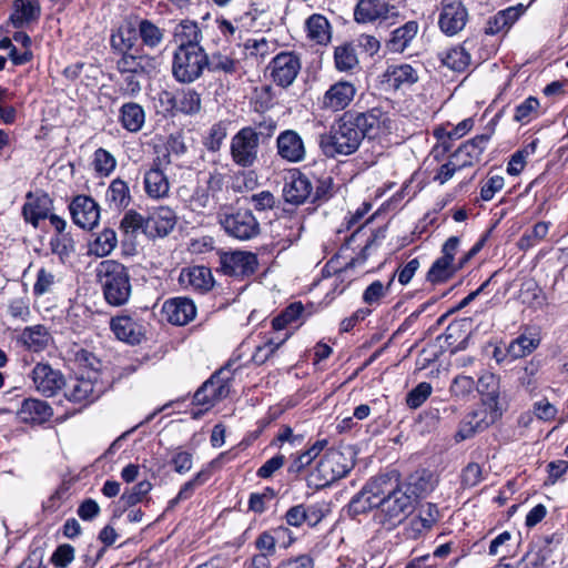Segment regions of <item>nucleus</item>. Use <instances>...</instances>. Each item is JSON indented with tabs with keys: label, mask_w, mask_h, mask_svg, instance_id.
I'll list each match as a JSON object with an SVG mask.
<instances>
[{
	"label": "nucleus",
	"mask_w": 568,
	"mask_h": 568,
	"mask_svg": "<svg viewBox=\"0 0 568 568\" xmlns=\"http://www.w3.org/2000/svg\"><path fill=\"white\" fill-rule=\"evenodd\" d=\"M385 486L375 519L384 528L392 530L414 510L419 494L416 485L410 483L394 485L389 475H387Z\"/></svg>",
	"instance_id": "nucleus-1"
},
{
	"label": "nucleus",
	"mask_w": 568,
	"mask_h": 568,
	"mask_svg": "<svg viewBox=\"0 0 568 568\" xmlns=\"http://www.w3.org/2000/svg\"><path fill=\"white\" fill-rule=\"evenodd\" d=\"M362 132L352 120V113L346 112L328 134L321 135L320 146L326 156L353 154L363 141Z\"/></svg>",
	"instance_id": "nucleus-2"
},
{
	"label": "nucleus",
	"mask_w": 568,
	"mask_h": 568,
	"mask_svg": "<svg viewBox=\"0 0 568 568\" xmlns=\"http://www.w3.org/2000/svg\"><path fill=\"white\" fill-rule=\"evenodd\" d=\"M98 277L103 288L105 301L113 306L124 305L131 295V282L126 267L114 261L106 260L98 267Z\"/></svg>",
	"instance_id": "nucleus-3"
},
{
	"label": "nucleus",
	"mask_w": 568,
	"mask_h": 568,
	"mask_svg": "<svg viewBox=\"0 0 568 568\" xmlns=\"http://www.w3.org/2000/svg\"><path fill=\"white\" fill-rule=\"evenodd\" d=\"M224 175L216 169L209 172L207 178L191 191L186 186L179 190V196L192 212L203 214L215 204V196L222 190Z\"/></svg>",
	"instance_id": "nucleus-4"
},
{
	"label": "nucleus",
	"mask_w": 568,
	"mask_h": 568,
	"mask_svg": "<svg viewBox=\"0 0 568 568\" xmlns=\"http://www.w3.org/2000/svg\"><path fill=\"white\" fill-rule=\"evenodd\" d=\"M230 371L223 367L215 372L194 394L193 404L200 406L199 410H193V418L200 417L217 402L226 398L231 392Z\"/></svg>",
	"instance_id": "nucleus-5"
},
{
	"label": "nucleus",
	"mask_w": 568,
	"mask_h": 568,
	"mask_svg": "<svg viewBox=\"0 0 568 568\" xmlns=\"http://www.w3.org/2000/svg\"><path fill=\"white\" fill-rule=\"evenodd\" d=\"M207 62V54L203 48H176L172 61V74L181 83H191L197 80Z\"/></svg>",
	"instance_id": "nucleus-6"
},
{
	"label": "nucleus",
	"mask_w": 568,
	"mask_h": 568,
	"mask_svg": "<svg viewBox=\"0 0 568 568\" xmlns=\"http://www.w3.org/2000/svg\"><path fill=\"white\" fill-rule=\"evenodd\" d=\"M106 389V384L94 372L90 375L79 373L69 384L65 383L64 396L68 400L87 406L95 402Z\"/></svg>",
	"instance_id": "nucleus-7"
},
{
	"label": "nucleus",
	"mask_w": 568,
	"mask_h": 568,
	"mask_svg": "<svg viewBox=\"0 0 568 568\" xmlns=\"http://www.w3.org/2000/svg\"><path fill=\"white\" fill-rule=\"evenodd\" d=\"M258 149V133L251 126L241 129L231 140L232 160L241 168H251L257 162Z\"/></svg>",
	"instance_id": "nucleus-8"
},
{
	"label": "nucleus",
	"mask_w": 568,
	"mask_h": 568,
	"mask_svg": "<svg viewBox=\"0 0 568 568\" xmlns=\"http://www.w3.org/2000/svg\"><path fill=\"white\" fill-rule=\"evenodd\" d=\"M353 465L352 459L341 450L328 449L317 464L313 476L317 478V485L327 486L345 477Z\"/></svg>",
	"instance_id": "nucleus-9"
},
{
	"label": "nucleus",
	"mask_w": 568,
	"mask_h": 568,
	"mask_svg": "<svg viewBox=\"0 0 568 568\" xmlns=\"http://www.w3.org/2000/svg\"><path fill=\"white\" fill-rule=\"evenodd\" d=\"M386 480L387 475H381L368 480L348 503L347 514L355 518L373 510L374 508L379 510L383 488H386Z\"/></svg>",
	"instance_id": "nucleus-10"
},
{
	"label": "nucleus",
	"mask_w": 568,
	"mask_h": 568,
	"mask_svg": "<svg viewBox=\"0 0 568 568\" xmlns=\"http://www.w3.org/2000/svg\"><path fill=\"white\" fill-rule=\"evenodd\" d=\"M220 224L230 236L240 241L251 240L260 233V223L250 210L222 214Z\"/></svg>",
	"instance_id": "nucleus-11"
},
{
	"label": "nucleus",
	"mask_w": 568,
	"mask_h": 568,
	"mask_svg": "<svg viewBox=\"0 0 568 568\" xmlns=\"http://www.w3.org/2000/svg\"><path fill=\"white\" fill-rule=\"evenodd\" d=\"M352 120L362 132L363 138L376 139L387 135L393 130L394 122L387 112L381 108H372L366 112L352 113Z\"/></svg>",
	"instance_id": "nucleus-12"
},
{
	"label": "nucleus",
	"mask_w": 568,
	"mask_h": 568,
	"mask_svg": "<svg viewBox=\"0 0 568 568\" xmlns=\"http://www.w3.org/2000/svg\"><path fill=\"white\" fill-rule=\"evenodd\" d=\"M460 240L458 236H450L442 247V256L430 266L427 273V281L433 284L448 281L459 271L458 263L455 262V255L458 251Z\"/></svg>",
	"instance_id": "nucleus-13"
},
{
	"label": "nucleus",
	"mask_w": 568,
	"mask_h": 568,
	"mask_svg": "<svg viewBox=\"0 0 568 568\" xmlns=\"http://www.w3.org/2000/svg\"><path fill=\"white\" fill-rule=\"evenodd\" d=\"M221 270L225 275L247 277L253 275L258 266L257 256L245 251L224 252L220 256Z\"/></svg>",
	"instance_id": "nucleus-14"
},
{
	"label": "nucleus",
	"mask_w": 568,
	"mask_h": 568,
	"mask_svg": "<svg viewBox=\"0 0 568 568\" xmlns=\"http://www.w3.org/2000/svg\"><path fill=\"white\" fill-rule=\"evenodd\" d=\"M32 381L36 389L47 397L55 395L63 386V375L48 364L39 363L32 369Z\"/></svg>",
	"instance_id": "nucleus-15"
},
{
	"label": "nucleus",
	"mask_w": 568,
	"mask_h": 568,
	"mask_svg": "<svg viewBox=\"0 0 568 568\" xmlns=\"http://www.w3.org/2000/svg\"><path fill=\"white\" fill-rule=\"evenodd\" d=\"M69 209L73 222L82 229L91 230L99 222L100 207L98 203L90 196H75Z\"/></svg>",
	"instance_id": "nucleus-16"
},
{
	"label": "nucleus",
	"mask_w": 568,
	"mask_h": 568,
	"mask_svg": "<svg viewBox=\"0 0 568 568\" xmlns=\"http://www.w3.org/2000/svg\"><path fill=\"white\" fill-rule=\"evenodd\" d=\"M300 69V59L292 52L280 53L271 62V75L283 88L292 84Z\"/></svg>",
	"instance_id": "nucleus-17"
},
{
	"label": "nucleus",
	"mask_w": 568,
	"mask_h": 568,
	"mask_svg": "<svg viewBox=\"0 0 568 568\" xmlns=\"http://www.w3.org/2000/svg\"><path fill=\"white\" fill-rule=\"evenodd\" d=\"M356 94V88L351 81H337L329 87L322 98V108L333 112L347 108Z\"/></svg>",
	"instance_id": "nucleus-18"
},
{
	"label": "nucleus",
	"mask_w": 568,
	"mask_h": 568,
	"mask_svg": "<svg viewBox=\"0 0 568 568\" xmlns=\"http://www.w3.org/2000/svg\"><path fill=\"white\" fill-rule=\"evenodd\" d=\"M468 12L460 1L443 3L439 16V28L448 34L454 36L462 31L467 22Z\"/></svg>",
	"instance_id": "nucleus-19"
},
{
	"label": "nucleus",
	"mask_w": 568,
	"mask_h": 568,
	"mask_svg": "<svg viewBox=\"0 0 568 568\" xmlns=\"http://www.w3.org/2000/svg\"><path fill=\"white\" fill-rule=\"evenodd\" d=\"M163 317L173 325H185L196 315L194 303L186 297H174L164 302L162 306Z\"/></svg>",
	"instance_id": "nucleus-20"
},
{
	"label": "nucleus",
	"mask_w": 568,
	"mask_h": 568,
	"mask_svg": "<svg viewBox=\"0 0 568 568\" xmlns=\"http://www.w3.org/2000/svg\"><path fill=\"white\" fill-rule=\"evenodd\" d=\"M489 141V135L480 134L463 143L450 156L460 169L477 164Z\"/></svg>",
	"instance_id": "nucleus-21"
},
{
	"label": "nucleus",
	"mask_w": 568,
	"mask_h": 568,
	"mask_svg": "<svg viewBox=\"0 0 568 568\" xmlns=\"http://www.w3.org/2000/svg\"><path fill=\"white\" fill-rule=\"evenodd\" d=\"M175 224L176 216L173 210L161 206L145 219L144 234L150 237H163L174 229Z\"/></svg>",
	"instance_id": "nucleus-22"
},
{
	"label": "nucleus",
	"mask_w": 568,
	"mask_h": 568,
	"mask_svg": "<svg viewBox=\"0 0 568 568\" xmlns=\"http://www.w3.org/2000/svg\"><path fill=\"white\" fill-rule=\"evenodd\" d=\"M156 59L148 54H140L138 50L121 53L116 61V69L121 74H151L156 70Z\"/></svg>",
	"instance_id": "nucleus-23"
},
{
	"label": "nucleus",
	"mask_w": 568,
	"mask_h": 568,
	"mask_svg": "<svg viewBox=\"0 0 568 568\" xmlns=\"http://www.w3.org/2000/svg\"><path fill=\"white\" fill-rule=\"evenodd\" d=\"M312 193V184L308 178L297 171L291 173L283 187V196L287 203L300 205Z\"/></svg>",
	"instance_id": "nucleus-24"
},
{
	"label": "nucleus",
	"mask_w": 568,
	"mask_h": 568,
	"mask_svg": "<svg viewBox=\"0 0 568 568\" xmlns=\"http://www.w3.org/2000/svg\"><path fill=\"white\" fill-rule=\"evenodd\" d=\"M278 155L288 162H300L305 156V146L296 131L286 130L276 140Z\"/></svg>",
	"instance_id": "nucleus-25"
},
{
	"label": "nucleus",
	"mask_w": 568,
	"mask_h": 568,
	"mask_svg": "<svg viewBox=\"0 0 568 568\" xmlns=\"http://www.w3.org/2000/svg\"><path fill=\"white\" fill-rule=\"evenodd\" d=\"M110 326L118 339L132 345L141 343L144 337L143 326L128 315L113 317Z\"/></svg>",
	"instance_id": "nucleus-26"
},
{
	"label": "nucleus",
	"mask_w": 568,
	"mask_h": 568,
	"mask_svg": "<svg viewBox=\"0 0 568 568\" xmlns=\"http://www.w3.org/2000/svg\"><path fill=\"white\" fill-rule=\"evenodd\" d=\"M524 11L525 7L523 4L509 7L505 10L498 11L495 16L487 20L485 33L495 36L500 32H507L524 13Z\"/></svg>",
	"instance_id": "nucleus-27"
},
{
	"label": "nucleus",
	"mask_w": 568,
	"mask_h": 568,
	"mask_svg": "<svg viewBox=\"0 0 568 568\" xmlns=\"http://www.w3.org/2000/svg\"><path fill=\"white\" fill-rule=\"evenodd\" d=\"M27 199L22 207L23 216L27 222L37 227L40 220L48 217L51 200L47 194L33 196L32 193H28Z\"/></svg>",
	"instance_id": "nucleus-28"
},
{
	"label": "nucleus",
	"mask_w": 568,
	"mask_h": 568,
	"mask_svg": "<svg viewBox=\"0 0 568 568\" xmlns=\"http://www.w3.org/2000/svg\"><path fill=\"white\" fill-rule=\"evenodd\" d=\"M173 37L178 48H202V31L194 21L182 20L175 27Z\"/></svg>",
	"instance_id": "nucleus-29"
},
{
	"label": "nucleus",
	"mask_w": 568,
	"mask_h": 568,
	"mask_svg": "<svg viewBox=\"0 0 568 568\" xmlns=\"http://www.w3.org/2000/svg\"><path fill=\"white\" fill-rule=\"evenodd\" d=\"M20 418L26 423H44L52 416V408L43 400L28 398L19 409Z\"/></svg>",
	"instance_id": "nucleus-30"
},
{
	"label": "nucleus",
	"mask_w": 568,
	"mask_h": 568,
	"mask_svg": "<svg viewBox=\"0 0 568 568\" xmlns=\"http://www.w3.org/2000/svg\"><path fill=\"white\" fill-rule=\"evenodd\" d=\"M144 189L150 197L163 199L169 195L170 182L163 171L154 166L144 174Z\"/></svg>",
	"instance_id": "nucleus-31"
},
{
	"label": "nucleus",
	"mask_w": 568,
	"mask_h": 568,
	"mask_svg": "<svg viewBox=\"0 0 568 568\" xmlns=\"http://www.w3.org/2000/svg\"><path fill=\"white\" fill-rule=\"evenodd\" d=\"M180 283L184 286H191L197 291H207L213 285L211 271L204 266H193L182 270Z\"/></svg>",
	"instance_id": "nucleus-32"
},
{
	"label": "nucleus",
	"mask_w": 568,
	"mask_h": 568,
	"mask_svg": "<svg viewBox=\"0 0 568 568\" xmlns=\"http://www.w3.org/2000/svg\"><path fill=\"white\" fill-rule=\"evenodd\" d=\"M40 12L38 0H14L11 20L16 27H23L38 20Z\"/></svg>",
	"instance_id": "nucleus-33"
},
{
	"label": "nucleus",
	"mask_w": 568,
	"mask_h": 568,
	"mask_svg": "<svg viewBox=\"0 0 568 568\" xmlns=\"http://www.w3.org/2000/svg\"><path fill=\"white\" fill-rule=\"evenodd\" d=\"M50 339L51 335L48 328L40 324L26 327L19 337V341L23 346L32 352L43 351L48 346Z\"/></svg>",
	"instance_id": "nucleus-34"
},
{
	"label": "nucleus",
	"mask_w": 568,
	"mask_h": 568,
	"mask_svg": "<svg viewBox=\"0 0 568 568\" xmlns=\"http://www.w3.org/2000/svg\"><path fill=\"white\" fill-rule=\"evenodd\" d=\"M120 122L129 132H139L144 125L145 112L139 103H124L120 109Z\"/></svg>",
	"instance_id": "nucleus-35"
},
{
	"label": "nucleus",
	"mask_w": 568,
	"mask_h": 568,
	"mask_svg": "<svg viewBox=\"0 0 568 568\" xmlns=\"http://www.w3.org/2000/svg\"><path fill=\"white\" fill-rule=\"evenodd\" d=\"M385 81L395 89L418 81V73L410 64L389 65L384 73Z\"/></svg>",
	"instance_id": "nucleus-36"
},
{
	"label": "nucleus",
	"mask_w": 568,
	"mask_h": 568,
	"mask_svg": "<svg viewBox=\"0 0 568 568\" xmlns=\"http://www.w3.org/2000/svg\"><path fill=\"white\" fill-rule=\"evenodd\" d=\"M387 12L385 3L379 0H359L355 10V21L367 23L377 20Z\"/></svg>",
	"instance_id": "nucleus-37"
},
{
	"label": "nucleus",
	"mask_w": 568,
	"mask_h": 568,
	"mask_svg": "<svg viewBox=\"0 0 568 568\" xmlns=\"http://www.w3.org/2000/svg\"><path fill=\"white\" fill-rule=\"evenodd\" d=\"M417 32L418 24L416 21L406 22L392 32V38L387 43L388 49L393 52H403L416 37Z\"/></svg>",
	"instance_id": "nucleus-38"
},
{
	"label": "nucleus",
	"mask_w": 568,
	"mask_h": 568,
	"mask_svg": "<svg viewBox=\"0 0 568 568\" xmlns=\"http://www.w3.org/2000/svg\"><path fill=\"white\" fill-rule=\"evenodd\" d=\"M306 30L310 39L318 44H327L331 41V26L322 14H313L306 20Z\"/></svg>",
	"instance_id": "nucleus-39"
},
{
	"label": "nucleus",
	"mask_w": 568,
	"mask_h": 568,
	"mask_svg": "<svg viewBox=\"0 0 568 568\" xmlns=\"http://www.w3.org/2000/svg\"><path fill=\"white\" fill-rule=\"evenodd\" d=\"M476 389L480 393L485 399L484 402H488L489 405L496 407L499 405V377L490 372H485L478 378L476 384Z\"/></svg>",
	"instance_id": "nucleus-40"
},
{
	"label": "nucleus",
	"mask_w": 568,
	"mask_h": 568,
	"mask_svg": "<svg viewBox=\"0 0 568 568\" xmlns=\"http://www.w3.org/2000/svg\"><path fill=\"white\" fill-rule=\"evenodd\" d=\"M105 200L114 209L128 206L131 200L128 184L121 179L113 180L106 190Z\"/></svg>",
	"instance_id": "nucleus-41"
},
{
	"label": "nucleus",
	"mask_w": 568,
	"mask_h": 568,
	"mask_svg": "<svg viewBox=\"0 0 568 568\" xmlns=\"http://www.w3.org/2000/svg\"><path fill=\"white\" fill-rule=\"evenodd\" d=\"M118 244L116 233L112 229H104L97 235L89 245V252L95 256L103 257L109 255Z\"/></svg>",
	"instance_id": "nucleus-42"
},
{
	"label": "nucleus",
	"mask_w": 568,
	"mask_h": 568,
	"mask_svg": "<svg viewBox=\"0 0 568 568\" xmlns=\"http://www.w3.org/2000/svg\"><path fill=\"white\" fill-rule=\"evenodd\" d=\"M335 67L338 71L348 72L355 69L359 61L352 43H343L334 50Z\"/></svg>",
	"instance_id": "nucleus-43"
},
{
	"label": "nucleus",
	"mask_w": 568,
	"mask_h": 568,
	"mask_svg": "<svg viewBox=\"0 0 568 568\" xmlns=\"http://www.w3.org/2000/svg\"><path fill=\"white\" fill-rule=\"evenodd\" d=\"M549 222H538L530 230H527L518 240L517 246L520 251H528L537 246L546 239L549 232Z\"/></svg>",
	"instance_id": "nucleus-44"
},
{
	"label": "nucleus",
	"mask_w": 568,
	"mask_h": 568,
	"mask_svg": "<svg viewBox=\"0 0 568 568\" xmlns=\"http://www.w3.org/2000/svg\"><path fill=\"white\" fill-rule=\"evenodd\" d=\"M172 106L185 114L197 113L201 109L200 94L194 90L182 91L176 98H170Z\"/></svg>",
	"instance_id": "nucleus-45"
},
{
	"label": "nucleus",
	"mask_w": 568,
	"mask_h": 568,
	"mask_svg": "<svg viewBox=\"0 0 568 568\" xmlns=\"http://www.w3.org/2000/svg\"><path fill=\"white\" fill-rule=\"evenodd\" d=\"M135 31L131 27H120L116 32L111 36V47L116 52L125 53L135 51Z\"/></svg>",
	"instance_id": "nucleus-46"
},
{
	"label": "nucleus",
	"mask_w": 568,
	"mask_h": 568,
	"mask_svg": "<svg viewBox=\"0 0 568 568\" xmlns=\"http://www.w3.org/2000/svg\"><path fill=\"white\" fill-rule=\"evenodd\" d=\"M239 61L232 58L230 54L223 52H214L207 55V62L205 68L212 72H223L226 74L235 73L237 70Z\"/></svg>",
	"instance_id": "nucleus-47"
},
{
	"label": "nucleus",
	"mask_w": 568,
	"mask_h": 568,
	"mask_svg": "<svg viewBox=\"0 0 568 568\" xmlns=\"http://www.w3.org/2000/svg\"><path fill=\"white\" fill-rule=\"evenodd\" d=\"M139 36L145 47L154 49L162 43L164 31L152 21L142 20L139 23Z\"/></svg>",
	"instance_id": "nucleus-48"
},
{
	"label": "nucleus",
	"mask_w": 568,
	"mask_h": 568,
	"mask_svg": "<svg viewBox=\"0 0 568 568\" xmlns=\"http://www.w3.org/2000/svg\"><path fill=\"white\" fill-rule=\"evenodd\" d=\"M442 62L454 71H464L470 63V54L464 47H454L442 57Z\"/></svg>",
	"instance_id": "nucleus-49"
},
{
	"label": "nucleus",
	"mask_w": 568,
	"mask_h": 568,
	"mask_svg": "<svg viewBox=\"0 0 568 568\" xmlns=\"http://www.w3.org/2000/svg\"><path fill=\"white\" fill-rule=\"evenodd\" d=\"M469 414L471 415L473 420L475 419L477 427L485 430L501 416V408L499 405L493 407L488 402H485L483 406Z\"/></svg>",
	"instance_id": "nucleus-50"
},
{
	"label": "nucleus",
	"mask_w": 568,
	"mask_h": 568,
	"mask_svg": "<svg viewBox=\"0 0 568 568\" xmlns=\"http://www.w3.org/2000/svg\"><path fill=\"white\" fill-rule=\"evenodd\" d=\"M286 531V528L278 527L273 531H263L260 534L255 540V547L260 551L258 554L273 556L276 551V542L278 538L283 537Z\"/></svg>",
	"instance_id": "nucleus-51"
},
{
	"label": "nucleus",
	"mask_w": 568,
	"mask_h": 568,
	"mask_svg": "<svg viewBox=\"0 0 568 568\" xmlns=\"http://www.w3.org/2000/svg\"><path fill=\"white\" fill-rule=\"evenodd\" d=\"M539 345V339L520 335L507 347V355L511 359L521 358L534 352Z\"/></svg>",
	"instance_id": "nucleus-52"
},
{
	"label": "nucleus",
	"mask_w": 568,
	"mask_h": 568,
	"mask_svg": "<svg viewBox=\"0 0 568 568\" xmlns=\"http://www.w3.org/2000/svg\"><path fill=\"white\" fill-rule=\"evenodd\" d=\"M75 362L79 366V373L90 375L91 372H94L99 377H101V361L91 352L80 349L75 354Z\"/></svg>",
	"instance_id": "nucleus-53"
},
{
	"label": "nucleus",
	"mask_w": 568,
	"mask_h": 568,
	"mask_svg": "<svg viewBox=\"0 0 568 568\" xmlns=\"http://www.w3.org/2000/svg\"><path fill=\"white\" fill-rule=\"evenodd\" d=\"M433 527V518H426L423 514L412 518L405 527L404 535L407 539H417Z\"/></svg>",
	"instance_id": "nucleus-54"
},
{
	"label": "nucleus",
	"mask_w": 568,
	"mask_h": 568,
	"mask_svg": "<svg viewBox=\"0 0 568 568\" xmlns=\"http://www.w3.org/2000/svg\"><path fill=\"white\" fill-rule=\"evenodd\" d=\"M94 170L104 176H108L116 165L115 158L106 150L100 148L94 152Z\"/></svg>",
	"instance_id": "nucleus-55"
},
{
	"label": "nucleus",
	"mask_w": 568,
	"mask_h": 568,
	"mask_svg": "<svg viewBox=\"0 0 568 568\" xmlns=\"http://www.w3.org/2000/svg\"><path fill=\"white\" fill-rule=\"evenodd\" d=\"M433 387L427 382L419 383L406 396V404L409 408L416 409L420 407L432 395Z\"/></svg>",
	"instance_id": "nucleus-56"
},
{
	"label": "nucleus",
	"mask_w": 568,
	"mask_h": 568,
	"mask_svg": "<svg viewBox=\"0 0 568 568\" xmlns=\"http://www.w3.org/2000/svg\"><path fill=\"white\" fill-rule=\"evenodd\" d=\"M226 134L225 123L217 122L210 128L203 143L209 151L216 152L221 149Z\"/></svg>",
	"instance_id": "nucleus-57"
},
{
	"label": "nucleus",
	"mask_w": 568,
	"mask_h": 568,
	"mask_svg": "<svg viewBox=\"0 0 568 568\" xmlns=\"http://www.w3.org/2000/svg\"><path fill=\"white\" fill-rule=\"evenodd\" d=\"M539 101L535 97L527 98L516 106L514 119L517 122L527 123L538 113Z\"/></svg>",
	"instance_id": "nucleus-58"
},
{
	"label": "nucleus",
	"mask_w": 568,
	"mask_h": 568,
	"mask_svg": "<svg viewBox=\"0 0 568 568\" xmlns=\"http://www.w3.org/2000/svg\"><path fill=\"white\" fill-rule=\"evenodd\" d=\"M152 485L148 480H142L133 486L130 490L125 491L121 496V501L125 506H134L140 503L142 498L151 490Z\"/></svg>",
	"instance_id": "nucleus-59"
},
{
	"label": "nucleus",
	"mask_w": 568,
	"mask_h": 568,
	"mask_svg": "<svg viewBox=\"0 0 568 568\" xmlns=\"http://www.w3.org/2000/svg\"><path fill=\"white\" fill-rule=\"evenodd\" d=\"M476 383L473 377L466 375H458L453 379L449 387L452 395L457 397H466L474 392Z\"/></svg>",
	"instance_id": "nucleus-60"
},
{
	"label": "nucleus",
	"mask_w": 568,
	"mask_h": 568,
	"mask_svg": "<svg viewBox=\"0 0 568 568\" xmlns=\"http://www.w3.org/2000/svg\"><path fill=\"white\" fill-rule=\"evenodd\" d=\"M54 283L55 276L53 273L47 271L45 268L39 270L37 281L33 285L34 295L39 296L51 292Z\"/></svg>",
	"instance_id": "nucleus-61"
},
{
	"label": "nucleus",
	"mask_w": 568,
	"mask_h": 568,
	"mask_svg": "<svg viewBox=\"0 0 568 568\" xmlns=\"http://www.w3.org/2000/svg\"><path fill=\"white\" fill-rule=\"evenodd\" d=\"M74 559V548L69 544L58 546L51 556V562L59 568L68 567Z\"/></svg>",
	"instance_id": "nucleus-62"
},
{
	"label": "nucleus",
	"mask_w": 568,
	"mask_h": 568,
	"mask_svg": "<svg viewBox=\"0 0 568 568\" xmlns=\"http://www.w3.org/2000/svg\"><path fill=\"white\" fill-rule=\"evenodd\" d=\"M144 224L145 219L141 214L135 211H129L121 220L120 229L126 234L135 233L140 229L144 232Z\"/></svg>",
	"instance_id": "nucleus-63"
},
{
	"label": "nucleus",
	"mask_w": 568,
	"mask_h": 568,
	"mask_svg": "<svg viewBox=\"0 0 568 568\" xmlns=\"http://www.w3.org/2000/svg\"><path fill=\"white\" fill-rule=\"evenodd\" d=\"M539 372V363L531 361L523 371L519 377L520 384L529 392H534L538 386L537 374Z\"/></svg>",
	"instance_id": "nucleus-64"
}]
</instances>
